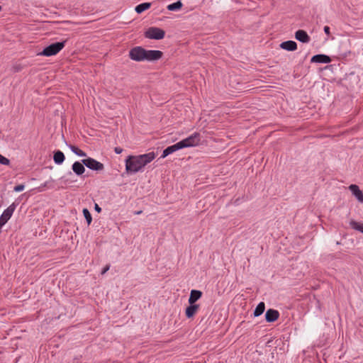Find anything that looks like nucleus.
Listing matches in <instances>:
<instances>
[{"label":"nucleus","instance_id":"nucleus-1","mask_svg":"<svg viewBox=\"0 0 363 363\" xmlns=\"http://www.w3.org/2000/svg\"><path fill=\"white\" fill-rule=\"evenodd\" d=\"M156 157L154 152L133 156L130 155L125 160V171L128 174L137 173L145 165L151 162Z\"/></svg>","mask_w":363,"mask_h":363},{"label":"nucleus","instance_id":"nucleus-2","mask_svg":"<svg viewBox=\"0 0 363 363\" xmlns=\"http://www.w3.org/2000/svg\"><path fill=\"white\" fill-rule=\"evenodd\" d=\"M162 52L160 50H147L140 46L130 50L128 56L135 62L156 61L162 58Z\"/></svg>","mask_w":363,"mask_h":363},{"label":"nucleus","instance_id":"nucleus-3","mask_svg":"<svg viewBox=\"0 0 363 363\" xmlns=\"http://www.w3.org/2000/svg\"><path fill=\"white\" fill-rule=\"evenodd\" d=\"M65 43L66 40L52 43L48 45V47L45 48L38 55L46 57L55 55L64 48Z\"/></svg>","mask_w":363,"mask_h":363},{"label":"nucleus","instance_id":"nucleus-4","mask_svg":"<svg viewBox=\"0 0 363 363\" xmlns=\"http://www.w3.org/2000/svg\"><path fill=\"white\" fill-rule=\"evenodd\" d=\"M201 141V135L199 133H194L189 137L179 141L182 147H190L198 145Z\"/></svg>","mask_w":363,"mask_h":363},{"label":"nucleus","instance_id":"nucleus-5","mask_svg":"<svg viewBox=\"0 0 363 363\" xmlns=\"http://www.w3.org/2000/svg\"><path fill=\"white\" fill-rule=\"evenodd\" d=\"M165 32L157 27H150L145 33V36L149 39L161 40L164 38Z\"/></svg>","mask_w":363,"mask_h":363},{"label":"nucleus","instance_id":"nucleus-6","mask_svg":"<svg viewBox=\"0 0 363 363\" xmlns=\"http://www.w3.org/2000/svg\"><path fill=\"white\" fill-rule=\"evenodd\" d=\"M82 163L89 169L94 171H102L104 165L91 157H88L82 160Z\"/></svg>","mask_w":363,"mask_h":363},{"label":"nucleus","instance_id":"nucleus-7","mask_svg":"<svg viewBox=\"0 0 363 363\" xmlns=\"http://www.w3.org/2000/svg\"><path fill=\"white\" fill-rule=\"evenodd\" d=\"M15 209L16 205L14 203H12L6 209L4 210V211L0 216V228H2L11 218Z\"/></svg>","mask_w":363,"mask_h":363},{"label":"nucleus","instance_id":"nucleus-8","mask_svg":"<svg viewBox=\"0 0 363 363\" xmlns=\"http://www.w3.org/2000/svg\"><path fill=\"white\" fill-rule=\"evenodd\" d=\"M348 188L358 201L363 203V192L359 189V186L356 184H351Z\"/></svg>","mask_w":363,"mask_h":363},{"label":"nucleus","instance_id":"nucleus-9","mask_svg":"<svg viewBox=\"0 0 363 363\" xmlns=\"http://www.w3.org/2000/svg\"><path fill=\"white\" fill-rule=\"evenodd\" d=\"M279 317V313L274 309H269L265 313L266 320L269 323L276 321Z\"/></svg>","mask_w":363,"mask_h":363},{"label":"nucleus","instance_id":"nucleus-10","mask_svg":"<svg viewBox=\"0 0 363 363\" xmlns=\"http://www.w3.org/2000/svg\"><path fill=\"white\" fill-rule=\"evenodd\" d=\"M180 149H182V145L179 142L177 143L167 147L166 149L164 150L162 155L161 156L162 158H164L169 155L176 152L177 150H179Z\"/></svg>","mask_w":363,"mask_h":363},{"label":"nucleus","instance_id":"nucleus-11","mask_svg":"<svg viewBox=\"0 0 363 363\" xmlns=\"http://www.w3.org/2000/svg\"><path fill=\"white\" fill-rule=\"evenodd\" d=\"M311 62H315V63H329L331 62V59L329 56L325 55H316L312 57L311 60Z\"/></svg>","mask_w":363,"mask_h":363},{"label":"nucleus","instance_id":"nucleus-12","mask_svg":"<svg viewBox=\"0 0 363 363\" xmlns=\"http://www.w3.org/2000/svg\"><path fill=\"white\" fill-rule=\"evenodd\" d=\"M295 38L300 42L308 43L310 41V37L307 33L303 30H298L295 33Z\"/></svg>","mask_w":363,"mask_h":363},{"label":"nucleus","instance_id":"nucleus-13","mask_svg":"<svg viewBox=\"0 0 363 363\" xmlns=\"http://www.w3.org/2000/svg\"><path fill=\"white\" fill-rule=\"evenodd\" d=\"M199 308V306L195 303L189 304L186 308L185 315L188 318H191L194 316Z\"/></svg>","mask_w":363,"mask_h":363},{"label":"nucleus","instance_id":"nucleus-14","mask_svg":"<svg viewBox=\"0 0 363 363\" xmlns=\"http://www.w3.org/2000/svg\"><path fill=\"white\" fill-rule=\"evenodd\" d=\"M202 296V292L199 290L193 289L190 292V296L189 298V303L192 304L195 303Z\"/></svg>","mask_w":363,"mask_h":363},{"label":"nucleus","instance_id":"nucleus-15","mask_svg":"<svg viewBox=\"0 0 363 363\" xmlns=\"http://www.w3.org/2000/svg\"><path fill=\"white\" fill-rule=\"evenodd\" d=\"M280 47L288 51H294L297 49V44L295 41L288 40L281 43Z\"/></svg>","mask_w":363,"mask_h":363},{"label":"nucleus","instance_id":"nucleus-16","mask_svg":"<svg viewBox=\"0 0 363 363\" xmlns=\"http://www.w3.org/2000/svg\"><path fill=\"white\" fill-rule=\"evenodd\" d=\"M84 165L82 162H75L72 166V169L77 175L80 176L85 172Z\"/></svg>","mask_w":363,"mask_h":363},{"label":"nucleus","instance_id":"nucleus-17","mask_svg":"<svg viewBox=\"0 0 363 363\" xmlns=\"http://www.w3.org/2000/svg\"><path fill=\"white\" fill-rule=\"evenodd\" d=\"M65 158L63 152L60 150L54 153L53 160L57 164H62L64 162Z\"/></svg>","mask_w":363,"mask_h":363},{"label":"nucleus","instance_id":"nucleus-18","mask_svg":"<svg viewBox=\"0 0 363 363\" xmlns=\"http://www.w3.org/2000/svg\"><path fill=\"white\" fill-rule=\"evenodd\" d=\"M151 6V3H149V2H145V3H143V4H140L139 5H138L135 9V11L138 13H141L142 12L147 10L148 9H150Z\"/></svg>","mask_w":363,"mask_h":363},{"label":"nucleus","instance_id":"nucleus-19","mask_svg":"<svg viewBox=\"0 0 363 363\" xmlns=\"http://www.w3.org/2000/svg\"><path fill=\"white\" fill-rule=\"evenodd\" d=\"M265 310V304L264 302H260L254 311V315L255 317L259 316L262 315Z\"/></svg>","mask_w":363,"mask_h":363},{"label":"nucleus","instance_id":"nucleus-20","mask_svg":"<svg viewBox=\"0 0 363 363\" xmlns=\"http://www.w3.org/2000/svg\"><path fill=\"white\" fill-rule=\"evenodd\" d=\"M69 147L73 153H74L75 155H77L79 157H86V154L85 152H84L83 150H82L81 149H79V147H77L74 145H70L69 146Z\"/></svg>","mask_w":363,"mask_h":363},{"label":"nucleus","instance_id":"nucleus-21","mask_svg":"<svg viewBox=\"0 0 363 363\" xmlns=\"http://www.w3.org/2000/svg\"><path fill=\"white\" fill-rule=\"evenodd\" d=\"M350 225L353 229L358 230L363 233V223H358L354 220H351L350 222Z\"/></svg>","mask_w":363,"mask_h":363},{"label":"nucleus","instance_id":"nucleus-22","mask_svg":"<svg viewBox=\"0 0 363 363\" xmlns=\"http://www.w3.org/2000/svg\"><path fill=\"white\" fill-rule=\"evenodd\" d=\"M73 177V174L71 172H69L67 174L63 176L61 179L62 180L65 184H69L74 182V180L72 179Z\"/></svg>","mask_w":363,"mask_h":363},{"label":"nucleus","instance_id":"nucleus-23","mask_svg":"<svg viewBox=\"0 0 363 363\" xmlns=\"http://www.w3.org/2000/svg\"><path fill=\"white\" fill-rule=\"evenodd\" d=\"M182 7V3L180 1H178L175 3L169 4L167 6V9L169 11H177L179 10Z\"/></svg>","mask_w":363,"mask_h":363},{"label":"nucleus","instance_id":"nucleus-24","mask_svg":"<svg viewBox=\"0 0 363 363\" xmlns=\"http://www.w3.org/2000/svg\"><path fill=\"white\" fill-rule=\"evenodd\" d=\"M83 214H84V218H86L87 224L90 225L92 221V218H91V215L90 212L89 211V210L87 208H84Z\"/></svg>","mask_w":363,"mask_h":363},{"label":"nucleus","instance_id":"nucleus-25","mask_svg":"<svg viewBox=\"0 0 363 363\" xmlns=\"http://www.w3.org/2000/svg\"><path fill=\"white\" fill-rule=\"evenodd\" d=\"M9 163H10L9 160L0 154V164H4V165H9Z\"/></svg>","mask_w":363,"mask_h":363},{"label":"nucleus","instance_id":"nucleus-26","mask_svg":"<svg viewBox=\"0 0 363 363\" xmlns=\"http://www.w3.org/2000/svg\"><path fill=\"white\" fill-rule=\"evenodd\" d=\"M25 186L23 184H19L14 187V191L16 192L21 191L24 189Z\"/></svg>","mask_w":363,"mask_h":363},{"label":"nucleus","instance_id":"nucleus-27","mask_svg":"<svg viewBox=\"0 0 363 363\" xmlns=\"http://www.w3.org/2000/svg\"><path fill=\"white\" fill-rule=\"evenodd\" d=\"M13 69L15 72H18L21 70V67L20 65H15L13 66Z\"/></svg>","mask_w":363,"mask_h":363},{"label":"nucleus","instance_id":"nucleus-28","mask_svg":"<svg viewBox=\"0 0 363 363\" xmlns=\"http://www.w3.org/2000/svg\"><path fill=\"white\" fill-rule=\"evenodd\" d=\"M114 151L116 154H121L123 152V149L120 147H116Z\"/></svg>","mask_w":363,"mask_h":363},{"label":"nucleus","instance_id":"nucleus-29","mask_svg":"<svg viewBox=\"0 0 363 363\" xmlns=\"http://www.w3.org/2000/svg\"><path fill=\"white\" fill-rule=\"evenodd\" d=\"M324 32L325 33L326 35H330V28L328 26H325L324 27Z\"/></svg>","mask_w":363,"mask_h":363},{"label":"nucleus","instance_id":"nucleus-30","mask_svg":"<svg viewBox=\"0 0 363 363\" xmlns=\"http://www.w3.org/2000/svg\"><path fill=\"white\" fill-rule=\"evenodd\" d=\"M94 209L96 210V211H97L98 213H101V207H99V206L96 203L95 206H94Z\"/></svg>","mask_w":363,"mask_h":363},{"label":"nucleus","instance_id":"nucleus-31","mask_svg":"<svg viewBox=\"0 0 363 363\" xmlns=\"http://www.w3.org/2000/svg\"><path fill=\"white\" fill-rule=\"evenodd\" d=\"M108 269H109V266H108V265L106 266V267L103 269V270H102V272H101V274H105V273H106Z\"/></svg>","mask_w":363,"mask_h":363},{"label":"nucleus","instance_id":"nucleus-32","mask_svg":"<svg viewBox=\"0 0 363 363\" xmlns=\"http://www.w3.org/2000/svg\"><path fill=\"white\" fill-rule=\"evenodd\" d=\"M135 213H136L137 215H139V214H140V213H141V211H137Z\"/></svg>","mask_w":363,"mask_h":363}]
</instances>
